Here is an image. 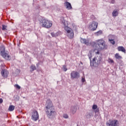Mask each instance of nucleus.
I'll return each mask as SVG.
<instances>
[{"instance_id": "7", "label": "nucleus", "mask_w": 126, "mask_h": 126, "mask_svg": "<svg viewBox=\"0 0 126 126\" xmlns=\"http://www.w3.org/2000/svg\"><path fill=\"white\" fill-rule=\"evenodd\" d=\"M70 77L71 79H78L80 77V74L78 72L73 71L70 73Z\"/></svg>"}, {"instance_id": "16", "label": "nucleus", "mask_w": 126, "mask_h": 126, "mask_svg": "<svg viewBox=\"0 0 126 126\" xmlns=\"http://www.w3.org/2000/svg\"><path fill=\"white\" fill-rule=\"evenodd\" d=\"M118 15H119V10L115 9L112 12V16L116 17Z\"/></svg>"}, {"instance_id": "15", "label": "nucleus", "mask_w": 126, "mask_h": 126, "mask_svg": "<svg viewBox=\"0 0 126 126\" xmlns=\"http://www.w3.org/2000/svg\"><path fill=\"white\" fill-rule=\"evenodd\" d=\"M117 50L119 51V52H122L123 53H125V54H126V49H125L123 46H119Z\"/></svg>"}, {"instance_id": "34", "label": "nucleus", "mask_w": 126, "mask_h": 126, "mask_svg": "<svg viewBox=\"0 0 126 126\" xmlns=\"http://www.w3.org/2000/svg\"><path fill=\"white\" fill-rule=\"evenodd\" d=\"M3 102V100H2V98H0V104H1Z\"/></svg>"}, {"instance_id": "5", "label": "nucleus", "mask_w": 126, "mask_h": 126, "mask_svg": "<svg viewBox=\"0 0 126 126\" xmlns=\"http://www.w3.org/2000/svg\"><path fill=\"white\" fill-rule=\"evenodd\" d=\"M106 126H119V121L117 120H109L106 123Z\"/></svg>"}, {"instance_id": "24", "label": "nucleus", "mask_w": 126, "mask_h": 126, "mask_svg": "<svg viewBox=\"0 0 126 126\" xmlns=\"http://www.w3.org/2000/svg\"><path fill=\"white\" fill-rule=\"evenodd\" d=\"M102 33V31H99L98 32H97L95 33V36H100V35H101Z\"/></svg>"}, {"instance_id": "11", "label": "nucleus", "mask_w": 126, "mask_h": 126, "mask_svg": "<svg viewBox=\"0 0 126 126\" xmlns=\"http://www.w3.org/2000/svg\"><path fill=\"white\" fill-rule=\"evenodd\" d=\"M1 76L4 78H7L8 76V74H9V72L8 71L5 69H2L1 71Z\"/></svg>"}, {"instance_id": "23", "label": "nucleus", "mask_w": 126, "mask_h": 126, "mask_svg": "<svg viewBox=\"0 0 126 126\" xmlns=\"http://www.w3.org/2000/svg\"><path fill=\"white\" fill-rule=\"evenodd\" d=\"M31 71H34L36 69V66H35V65L34 64H32L31 66H30Z\"/></svg>"}, {"instance_id": "6", "label": "nucleus", "mask_w": 126, "mask_h": 126, "mask_svg": "<svg viewBox=\"0 0 126 126\" xmlns=\"http://www.w3.org/2000/svg\"><path fill=\"white\" fill-rule=\"evenodd\" d=\"M32 120L34 122H37L39 120V113L36 110H33L32 115Z\"/></svg>"}, {"instance_id": "29", "label": "nucleus", "mask_w": 126, "mask_h": 126, "mask_svg": "<svg viewBox=\"0 0 126 126\" xmlns=\"http://www.w3.org/2000/svg\"><path fill=\"white\" fill-rule=\"evenodd\" d=\"M63 71H66V70H67V68H66V66H65L64 65H63Z\"/></svg>"}, {"instance_id": "30", "label": "nucleus", "mask_w": 126, "mask_h": 126, "mask_svg": "<svg viewBox=\"0 0 126 126\" xmlns=\"http://www.w3.org/2000/svg\"><path fill=\"white\" fill-rule=\"evenodd\" d=\"M2 30L3 31H4V30H6V26H5V25H2Z\"/></svg>"}, {"instance_id": "27", "label": "nucleus", "mask_w": 126, "mask_h": 126, "mask_svg": "<svg viewBox=\"0 0 126 126\" xmlns=\"http://www.w3.org/2000/svg\"><path fill=\"white\" fill-rule=\"evenodd\" d=\"M88 57L90 60V61H91V59H92V54L91 53V52H89V54H88Z\"/></svg>"}, {"instance_id": "21", "label": "nucleus", "mask_w": 126, "mask_h": 126, "mask_svg": "<svg viewBox=\"0 0 126 126\" xmlns=\"http://www.w3.org/2000/svg\"><path fill=\"white\" fill-rule=\"evenodd\" d=\"M15 108V106L13 105H10L8 108V111H10V112H12V111L14 110Z\"/></svg>"}, {"instance_id": "32", "label": "nucleus", "mask_w": 126, "mask_h": 126, "mask_svg": "<svg viewBox=\"0 0 126 126\" xmlns=\"http://www.w3.org/2000/svg\"><path fill=\"white\" fill-rule=\"evenodd\" d=\"M15 87H16V88H17V89H20V88H21V87L18 85H15Z\"/></svg>"}, {"instance_id": "10", "label": "nucleus", "mask_w": 126, "mask_h": 126, "mask_svg": "<svg viewBox=\"0 0 126 126\" xmlns=\"http://www.w3.org/2000/svg\"><path fill=\"white\" fill-rule=\"evenodd\" d=\"M1 56H2L5 60H6V61H10V60H11V57L9 56L8 52H4V53H1Z\"/></svg>"}, {"instance_id": "31", "label": "nucleus", "mask_w": 126, "mask_h": 126, "mask_svg": "<svg viewBox=\"0 0 126 126\" xmlns=\"http://www.w3.org/2000/svg\"><path fill=\"white\" fill-rule=\"evenodd\" d=\"M109 42H110V43L111 44H112V45H115V39H112L111 40H109Z\"/></svg>"}, {"instance_id": "12", "label": "nucleus", "mask_w": 126, "mask_h": 126, "mask_svg": "<svg viewBox=\"0 0 126 126\" xmlns=\"http://www.w3.org/2000/svg\"><path fill=\"white\" fill-rule=\"evenodd\" d=\"M64 7H66L68 10H69L70 9H72V6H71V4L70 3L66 1L64 3Z\"/></svg>"}, {"instance_id": "33", "label": "nucleus", "mask_w": 126, "mask_h": 126, "mask_svg": "<svg viewBox=\"0 0 126 126\" xmlns=\"http://www.w3.org/2000/svg\"><path fill=\"white\" fill-rule=\"evenodd\" d=\"M82 82H85V78H82Z\"/></svg>"}, {"instance_id": "19", "label": "nucleus", "mask_w": 126, "mask_h": 126, "mask_svg": "<svg viewBox=\"0 0 126 126\" xmlns=\"http://www.w3.org/2000/svg\"><path fill=\"white\" fill-rule=\"evenodd\" d=\"M93 116H94V112L93 111L89 112V113L87 114V118H88L89 119H90L91 117H93Z\"/></svg>"}, {"instance_id": "2", "label": "nucleus", "mask_w": 126, "mask_h": 126, "mask_svg": "<svg viewBox=\"0 0 126 126\" xmlns=\"http://www.w3.org/2000/svg\"><path fill=\"white\" fill-rule=\"evenodd\" d=\"M61 23L64 25V30L67 33V36L69 39H73L74 37V32H73V30L68 27V23L67 21L64 20V17L61 18Z\"/></svg>"}, {"instance_id": "18", "label": "nucleus", "mask_w": 126, "mask_h": 126, "mask_svg": "<svg viewBox=\"0 0 126 126\" xmlns=\"http://www.w3.org/2000/svg\"><path fill=\"white\" fill-rule=\"evenodd\" d=\"M0 55H1L2 53L3 54L5 53V47H4L3 46L0 47Z\"/></svg>"}, {"instance_id": "3", "label": "nucleus", "mask_w": 126, "mask_h": 126, "mask_svg": "<svg viewBox=\"0 0 126 126\" xmlns=\"http://www.w3.org/2000/svg\"><path fill=\"white\" fill-rule=\"evenodd\" d=\"M90 45L94 49L97 48L100 51L107 49V45L105 43V40L103 39H98L95 41V42L94 41L90 43Z\"/></svg>"}, {"instance_id": "14", "label": "nucleus", "mask_w": 126, "mask_h": 126, "mask_svg": "<svg viewBox=\"0 0 126 126\" xmlns=\"http://www.w3.org/2000/svg\"><path fill=\"white\" fill-rule=\"evenodd\" d=\"M76 111H77V108H76V106L71 107L70 112L72 113V114H75V113H76Z\"/></svg>"}, {"instance_id": "26", "label": "nucleus", "mask_w": 126, "mask_h": 126, "mask_svg": "<svg viewBox=\"0 0 126 126\" xmlns=\"http://www.w3.org/2000/svg\"><path fill=\"white\" fill-rule=\"evenodd\" d=\"M97 108H98V106L96 104L93 105V106L92 107L93 110H96V109H97Z\"/></svg>"}, {"instance_id": "36", "label": "nucleus", "mask_w": 126, "mask_h": 126, "mask_svg": "<svg viewBox=\"0 0 126 126\" xmlns=\"http://www.w3.org/2000/svg\"><path fill=\"white\" fill-rule=\"evenodd\" d=\"M111 2L114 3L115 2V0H112Z\"/></svg>"}, {"instance_id": "8", "label": "nucleus", "mask_w": 126, "mask_h": 126, "mask_svg": "<svg viewBox=\"0 0 126 126\" xmlns=\"http://www.w3.org/2000/svg\"><path fill=\"white\" fill-rule=\"evenodd\" d=\"M98 27V23L93 21L89 26V29L91 30V31H95L97 28Z\"/></svg>"}, {"instance_id": "4", "label": "nucleus", "mask_w": 126, "mask_h": 126, "mask_svg": "<svg viewBox=\"0 0 126 126\" xmlns=\"http://www.w3.org/2000/svg\"><path fill=\"white\" fill-rule=\"evenodd\" d=\"M40 22L42 27H44V28H47V29L51 28V27L53 26L52 21L48 20L43 19Z\"/></svg>"}, {"instance_id": "28", "label": "nucleus", "mask_w": 126, "mask_h": 126, "mask_svg": "<svg viewBox=\"0 0 126 126\" xmlns=\"http://www.w3.org/2000/svg\"><path fill=\"white\" fill-rule=\"evenodd\" d=\"M63 118H64V119H68V115L66 114H64L63 115Z\"/></svg>"}, {"instance_id": "25", "label": "nucleus", "mask_w": 126, "mask_h": 126, "mask_svg": "<svg viewBox=\"0 0 126 126\" xmlns=\"http://www.w3.org/2000/svg\"><path fill=\"white\" fill-rule=\"evenodd\" d=\"M108 62L109 63H114V60H113L111 58H109L108 60Z\"/></svg>"}, {"instance_id": "20", "label": "nucleus", "mask_w": 126, "mask_h": 126, "mask_svg": "<svg viewBox=\"0 0 126 126\" xmlns=\"http://www.w3.org/2000/svg\"><path fill=\"white\" fill-rule=\"evenodd\" d=\"M109 41H112V40H115V35L110 34L108 36Z\"/></svg>"}, {"instance_id": "35", "label": "nucleus", "mask_w": 126, "mask_h": 126, "mask_svg": "<svg viewBox=\"0 0 126 126\" xmlns=\"http://www.w3.org/2000/svg\"><path fill=\"white\" fill-rule=\"evenodd\" d=\"M96 55H99V54H100V52L99 51H97V52H95Z\"/></svg>"}, {"instance_id": "22", "label": "nucleus", "mask_w": 126, "mask_h": 126, "mask_svg": "<svg viewBox=\"0 0 126 126\" xmlns=\"http://www.w3.org/2000/svg\"><path fill=\"white\" fill-rule=\"evenodd\" d=\"M115 57L117 60H121V59H122V56H121L119 53H116L115 55Z\"/></svg>"}, {"instance_id": "17", "label": "nucleus", "mask_w": 126, "mask_h": 126, "mask_svg": "<svg viewBox=\"0 0 126 126\" xmlns=\"http://www.w3.org/2000/svg\"><path fill=\"white\" fill-rule=\"evenodd\" d=\"M51 35L52 36V37H58V36H60V35H61V32H58L56 33L52 32Z\"/></svg>"}, {"instance_id": "9", "label": "nucleus", "mask_w": 126, "mask_h": 126, "mask_svg": "<svg viewBox=\"0 0 126 126\" xmlns=\"http://www.w3.org/2000/svg\"><path fill=\"white\" fill-rule=\"evenodd\" d=\"M101 58H99L98 59H97V57H94L93 59V61H91V66H95V63H96V61H97V63L99 64L100 63H101Z\"/></svg>"}, {"instance_id": "13", "label": "nucleus", "mask_w": 126, "mask_h": 126, "mask_svg": "<svg viewBox=\"0 0 126 126\" xmlns=\"http://www.w3.org/2000/svg\"><path fill=\"white\" fill-rule=\"evenodd\" d=\"M80 42L82 44H85L87 46H88L89 45V40L88 39H86L85 38H81Z\"/></svg>"}, {"instance_id": "1", "label": "nucleus", "mask_w": 126, "mask_h": 126, "mask_svg": "<svg viewBox=\"0 0 126 126\" xmlns=\"http://www.w3.org/2000/svg\"><path fill=\"white\" fill-rule=\"evenodd\" d=\"M47 116L49 119H54L57 115V112L54 107L52 100L48 99L46 101V106L44 109Z\"/></svg>"}]
</instances>
